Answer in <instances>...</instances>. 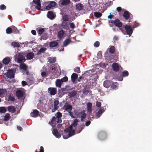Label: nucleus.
I'll list each match as a JSON object with an SVG mask.
<instances>
[{
  "label": "nucleus",
  "mask_w": 152,
  "mask_h": 152,
  "mask_svg": "<svg viewBox=\"0 0 152 152\" xmlns=\"http://www.w3.org/2000/svg\"><path fill=\"white\" fill-rule=\"evenodd\" d=\"M78 122V120L77 119H75L71 125L64 130V133L63 134V136L64 139H67L75 134V127L77 125Z\"/></svg>",
  "instance_id": "1"
},
{
  "label": "nucleus",
  "mask_w": 152,
  "mask_h": 152,
  "mask_svg": "<svg viewBox=\"0 0 152 152\" xmlns=\"http://www.w3.org/2000/svg\"><path fill=\"white\" fill-rule=\"evenodd\" d=\"M15 61L18 63L24 62L25 61L24 56L23 55L22 53H18L15 56Z\"/></svg>",
  "instance_id": "2"
},
{
  "label": "nucleus",
  "mask_w": 152,
  "mask_h": 152,
  "mask_svg": "<svg viewBox=\"0 0 152 152\" xmlns=\"http://www.w3.org/2000/svg\"><path fill=\"white\" fill-rule=\"evenodd\" d=\"M62 116L61 114L60 113L58 112L57 113V118L55 117H53L52 119L51 122H49L50 124L52 125V126H54V124H56V120L57 119L58 120V121L57 123H60L61 122V120L59 119Z\"/></svg>",
  "instance_id": "3"
},
{
  "label": "nucleus",
  "mask_w": 152,
  "mask_h": 152,
  "mask_svg": "<svg viewBox=\"0 0 152 152\" xmlns=\"http://www.w3.org/2000/svg\"><path fill=\"white\" fill-rule=\"evenodd\" d=\"M45 4L46 6V9L47 10H50L53 7L55 6L56 3L54 1H47L45 3Z\"/></svg>",
  "instance_id": "4"
},
{
  "label": "nucleus",
  "mask_w": 152,
  "mask_h": 152,
  "mask_svg": "<svg viewBox=\"0 0 152 152\" xmlns=\"http://www.w3.org/2000/svg\"><path fill=\"white\" fill-rule=\"evenodd\" d=\"M124 27L126 30V34L129 35L130 37L132 34L133 32V29L132 27L129 25H125L124 26Z\"/></svg>",
  "instance_id": "5"
},
{
  "label": "nucleus",
  "mask_w": 152,
  "mask_h": 152,
  "mask_svg": "<svg viewBox=\"0 0 152 152\" xmlns=\"http://www.w3.org/2000/svg\"><path fill=\"white\" fill-rule=\"evenodd\" d=\"M111 23H114L115 26L118 27L119 28V29L122 31V29L121 27L122 26V23L118 19H116L114 21L112 20L111 21Z\"/></svg>",
  "instance_id": "6"
},
{
  "label": "nucleus",
  "mask_w": 152,
  "mask_h": 152,
  "mask_svg": "<svg viewBox=\"0 0 152 152\" xmlns=\"http://www.w3.org/2000/svg\"><path fill=\"white\" fill-rule=\"evenodd\" d=\"M64 107L65 110L69 113L71 117L75 118V117L73 116V115L71 112L72 108V106L70 104H66L64 106Z\"/></svg>",
  "instance_id": "7"
},
{
  "label": "nucleus",
  "mask_w": 152,
  "mask_h": 152,
  "mask_svg": "<svg viewBox=\"0 0 152 152\" xmlns=\"http://www.w3.org/2000/svg\"><path fill=\"white\" fill-rule=\"evenodd\" d=\"M97 135L99 139L101 140H104L107 137L106 133L102 131L99 132Z\"/></svg>",
  "instance_id": "8"
},
{
  "label": "nucleus",
  "mask_w": 152,
  "mask_h": 152,
  "mask_svg": "<svg viewBox=\"0 0 152 152\" xmlns=\"http://www.w3.org/2000/svg\"><path fill=\"white\" fill-rule=\"evenodd\" d=\"M15 71L14 69H10L7 70V76L9 78H12L14 77Z\"/></svg>",
  "instance_id": "9"
},
{
  "label": "nucleus",
  "mask_w": 152,
  "mask_h": 152,
  "mask_svg": "<svg viewBox=\"0 0 152 152\" xmlns=\"http://www.w3.org/2000/svg\"><path fill=\"white\" fill-rule=\"evenodd\" d=\"M54 108L52 110V112H54L57 110L59 106V102L58 100L54 99Z\"/></svg>",
  "instance_id": "10"
},
{
  "label": "nucleus",
  "mask_w": 152,
  "mask_h": 152,
  "mask_svg": "<svg viewBox=\"0 0 152 152\" xmlns=\"http://www.w3.org/2000/svg\"><path fill=\"white\" fill-rule=\"evenodd\" d=\"M105 109L106 108L104 107H102L100 108L96 114V118H99L101 116L102 114L104 112Z\"/></svg>",
  "instance_id": "11"
},
{
  "label": "nucleus",
  "mask_w": 152,
  "mask_h": 152,
  "mask_svg": "<svg viewBox=\"0 0 152 152\" xmlns=\"http://www.w3.org/2000/svg\"><path fill=\"white\" fill-rule=\"evenodd\" d=\"M48 91L50 95H55L56 93L57 90L55 88H49L48 89Z\"/></svg>",
  "instance_id": "12"
},
{
  "label": "nucleus",
  "mask_w": 152,
  "mask_h": 152,
  "mask_svg": "<svg viewBox=\"0 0 152 152\" xmlns=\"http://www.w3.org/2000/svg\"><path fill=\"white\" fill-rule=\"evenodd\" d=\"M34 2L36 4V7L37 9L39 10H41V6L40 1V0H33Z\"/></svg>",
  "instance_id": "13"
},
{
  "label": "nucleus",
  "mask_w": 152,
  "mask_h": 152,
  "mask_svg": "<svg viewBox=\"0 0 152 152\" xmlns=\"http://www.w3.org/2000/svg\"><path fill=\"white\" fill-rule=\"evenodd\" d=\"M11 59V58L10 57H6L3 59L2 62L4 64L7 65L10 63Z\"/></svg>",
  "instance_id": "14"
},
{
  "label": "nucleus",
  "mask_w": 152,
  "mask_h": 152,
  "mask_svg": "<svg viewBox=\"0 0 152 152\" xmlns=\"http://www.w3.org/2000/svg\"><path fill=\"white\" fill-rule=\"evenodd\" d=\"M47 17L50 19H54L55 17V15L51 11L48 12L47 14Z\"/></svg>",
  "instance_id": "15"
},
{
  "label": "nucleus",
  "mask_w": 152,
  "mask_h": 152,
  "mask_svg": "<svg viewBox=\"0 0 152 152\" xmlns=\"http://www.w3.org/2000/svg\"><path fill=\"white\" fill-rule=\"evenodd\" d=\"M53 134L56 137L59 138L61 136V134L58 132V130L56 129H53L52 132Z\"/></svg>",
  "instance_id": "16"
},
{
  "label": "nucleus",
  "mask_w": 152,
  "mask_h": 152,
  "mask_svg": "<svg viewBox=\"0 0 152 152\" xmlns=\"http://www.w3.org/2000/svg\"><path fill=\"white\" fill-rule=\"evenodd\" d=\"M113 69L115 71H118L119 69V65L116 63H113L112 65Z\"/></svg>",
  "instance_id": "17"
},
{
  "label": "nucleus",
  "mask_w": 152,
  "mask_h": 152,
  "mask_svg": "<svg viewBox=\"0 0 152 152\" xmlns=\"http://www.w3.org/2000/svg\"><path fill=\"white\" fill-rule=\"evenodd\" d=\"M38 111L37 110H34L31 113L30 115L32 117H36L38 116Z\"/></svg>",
  "instance_id": "18"
},
{
  "label": "nucleus",
  "mask_w": 152,
  "mask_h": 152,
  "mask_svg": "<svg viewBox=\"0 0 152 152\" xmlns=\"http://www.w3.org/2000/svg\"><path fill=\"white\" fill-rule=\"evenodd\" d=\"M112 82L109 80H106L103 83L104 86L107 88H109L111 85Z\"/></svg>",
  "instance_id": "19"
},
{
  "label": "nucleus",
  "mask_w": 152,
  "mask_h": 152,
  "mask_svg": "<svg viewBox=\"0 0 152 152\" xmlns=\"http://www.w3.org/2000/svg\"><path fill=\"white\" fill-rule=\"evenodd\" d=\"M64 32L63 30L59 31L58 34V38L61 39L64 37Z\"/></svg>",
  "instance_id": "20"
},
{
  "label": "nucleus",
  "mask_w": 152,
  "mask_h": 152,
  "mask_svg": "<svg viewBox=\"0 0 152 152\" xmlns=\"http://www.w3.org/2000/svg\"><path fill=\"white\" fill-rule=\"evenodd\" d=\"M56 86L59 88H60L61 85L62 83L61 80L60 79H57L56 80L55 82Z\"/></svg>",
  "instance_id": "21"
},
{
  "label": "nucleus",
  "mask_w": 152,
  "mask_h": 152,
  "mask_svg": "<svg viewBox=\"0 0 152 152\" xmlns=\"http://www.w3.org/2000/svg\"><path fill=\"white\" fill-rule=\"evenodd\" d=\"M118 84L117 82H112L111 85V88L113 89H116L118 88Z\"/></svg>",
  "instance_id": "22"
},
{
  "label": "nucleus",
  "mask_w": 152,
  "mask_h": 152,
  "mask_svg": "<svg viewBox=\"0 0 152 152\" xmlns=\"http://www.w3.org/2000/svg\"><path fill=\"white\" fill-rule=\"evenodd\" d=\"M70 2V0H62L60 1V3L62 5H66L68 4Z\"/></svg>",
  "instance_id": "23"
},
{
  "label": "nucleus",
  "mask_w": 152,
  "mask_h": 152,
  "mask_svg": "<svg viewBox=\"0 0 152 152\" xmlns=\"http://www.w3.org/2000/svg\"><path fill=\"white\" fill-rule=\"evenodd\" d=\"M16 95L18 98H21L23 96V93L21 90H18L16 91Z\"/></svg>",
  "instance_id": "24"
},
{
  "label": "nucleus",
  "mask_w": 152,
  "mask_h": 152,
  "mask_svg": "<svg viewBox=\"0 0 152 152\" xmlns=\"http://www.w3.org/2000/svg\"><path fill=\"white\" fill-rule=\"evenodd\" d=\"M71 77L72 81L73 83H74L75 80L77 78V75L75 73H73Z\"/></svg>",
  "instance_id": "25"
},
{
  "label": "nucleus",
  "mask_w": 152,
  "mask_h": 152,
  "mask_svg": "<svg viewBox=\"0 0 152 152\" xmlns=\"http://www.w3.org/2000/svg\"><path fill=\"white\" fill-rule=\"evenodd\" d=\"M6 90L5 89H0V97H2L5 95Z\"/></svg>",
  "instance_id": "26"
},
{
  "label": "nucleus",
  "mask_w": 152,
  "mask_h": 152,
  "mask_svg": "<svg viewBox=\"0 0 152 152\" xmlns=\"http://www.w3.org/2000/svg\"><path fill=\"white\" fill-rule=\"evenodd\" d=\"M124 17L126 20H127L129 17V14L127 11H125L123 15Z\"/></svg>",
  "instance_id": "27"
},
{
  "label": "nucleus",
  "mask_w": 152,
  "mask_h": 152,
  "mask_svg": "<svg viewBox=\"0 0 152 152\" xmlns=\"http://www.w3.org/2000/svg\"><path fill=\"white\" fill-rule=\"evenodd\" d=\"M87 111L88 112H91L92 111V104L90 102H88L87 104Z\"/></svg>",
  "instance_id": "28"
},
{
  "label": "nucleus",
  "mask_w": 152,
  "mask_h": 152,
  "mask_svg": "<svg viewBox=\"0 0 152 152\" xmlns=\"http://www.w3.org/2000/svg\"><path fill=\"white\" fill-rule=\"evenodd\" d=\"M76 9L78 10H80L83 9V6L81 4L79 3L78 4L76 5Z\"/></svg>",
  "instance_id": "29"
},
{
  "label": "nucleus",
  "mask_w": 152,
  "mask_h": 152,
  "mask_svg": "<svg viewBox=\"0 0 152 152\" xmlns=\"http://www.w3.org/2000/svg\"><path fill=\"white\" fill-rule=\"evenodd\" d=\"M48 61L51 63H54L56 60V58L55 57H50L48 58Z\"/></svg>",
  "instance_id": "30"
},
{
  "label": "nucleus",
  "mask_w": 152,
  "mask_h": 152,
  "mask_svg": "<svg viewBox=\"0 0 152 152\" xmlns=\"http://www.w3.org/2000/svg\"><path fill=\"white\" fill-rule=\"evenodd\" d=\"M8 111L10 112L14 113L15 111V109L14 107L13 106H10L8 107Z\"/></svg>",
  "instance_id": "31"
},
{
  "label": "nucleus",
  "mask_w": 152,
  "mask_h": 152,
  "mask_svg": "<svg viewBox=\"0 0 152 152\" xmlns=\"http://www.w3.org/2000/svg\"><path fill=\"white\" fill-rule=\"evenodd\" d=\"M71 41L69 39H66L63 42V45L64 46H67L71 42Z\"/></svg>",
  "instance_id": "32"
},
{
  "label": "nucleus",
  "mask_w": 152,
  "mask_h": 152,
  "mask_svg": "<svg viewBox=\"0 0 152 152\" xmlns=\"http://www.w3.org/2000/svg\"><path fill=\"white\" fill-rule=\"evenodd\" d=\"M122 75L123 77H127L129 75V72L126 70H124L121 72Z\"/></svg>",
  "instance_id": "33"
},
{
  "label": "nucleus",
  "mask_w": 152,
  "mask_h": 152,
  "mask_svg": "<svg viewBox=\"0 0 152 152\" xmlns=\"http://www.w3.org/2000/svg\"><path fill=\"white\" fill-rule=\"evenodd\" d=\"M34 56V55L33 53H28L27 56V58L28 59H31L32 58L33 56Z\"/></svg>",
  "instance_id": "34"
},
{
  "label": "nucleus",
  "mask_w": 152,
  "mask_h": 152,
  "mask_svg": "<svg viewBox=\"0 0 152 152\" xmlns=\"http://www.w3.org/2000/svg\"><path fill=\"white\" fill-rule=\"evenodd\" d=\"M12 32L16 34L19 33V31L15 26H12Z\"/></svg>",
  "instance_id": "35"
},
{
  "label": "nucleus",
  "mask_w": 152,
  "mask_h": 152,
  "mask_svg": "<svg viewBox=\"0 0 152 152\" xmlns=\"http://www.w3.org/2000/svg\"><path fill=\"white\" fill-rule=\"evenodd\" d=\"M50 68L51 69V72L53 73H56L57 72V70L55 68L54 65L51 66Z\"/></svg>",
  "instance_id": "36"
},
{
  "label": "nucleus",
  "mask_w": 152,
  "mask_h": 152,
  "mask_svg": "<svg viewBox=\"0 0 152 152\" xmlns=\"http://www.w3.org/2000/svg\"><path fill=\"white\" fill-rule=\"evenodd\" d=\"M27 67L26 65L24 64H20V69L24 70H26Z\"/></svg>",
  "instance_id": "37"
},
{
  "label": "nucleus",
  "mask_w": 152,
  "mask_h": 152,
  "mask_svg": "<svg viewBox=\"0 0 152 152\" xmlns=\"http://www.w3.org/2000/svg\"><path fill=\"white\" fill-rule=\"evenodd\" d=\"M12 45L14 47H20V44L17 42H14L12 43Z\"/></svg>",
  "instance_id": "38"
},
{
  "label": "nucleus",
  "mask_w": 152,
  "mask_h": 152,
  "mask_svg": "<svg viewBox=\"0 0 152 152\" xmlns=\"http://www.w3.org/2000/svg\"><path fill=\"white\" fill-rule=\"evenodd\" d=\"M12 32V26L8 27L6 29V33L7 34H10Z\"/></svg>",
  "instance_id": "39"
},
{
  "label": "nucleus",
  "mask_w": 152,
  "mask_h": 152,
  "mask_svg": "<svg viewBox=\"0 0 152 152\" xmlns=\"http://www.w3.org/2000/svg\"><path fill=\"white\" fill-rule=\"evenodd\" d=\"M58 43L56 42H52L50 44V46L51 47H53L55 46H56L58 45Z\"/></svg>",
  "instance_id": "40"
},
{
  "label": "nucleus",
  "mask_w": 152,
  "mask_h": 152,
  "mask_svg": "<svg viewBox=\"0 0 152 152\" xmlns=\"http://www.w3.org/2000/svg\"><path fill=\"white\" fill-rule=\"evenodd\" d=\"M46 48H41L38 52L37 54H40L44 52L46 50Z\"/></svg>",
  "instance_id": "41"
},
{
  "label": "nucleus",
  "mask_w": 152,
  "mask_h": 152,
  "mask_svg": "<svg viewBox=\"0 0 152 152\" xmlns=\"http://www.w3.org/2000/svg\"><path fill=\"white\" fill-rule=\"evenodd\" d=\"M94 15L96 17L99 18L102 16V14L99 12H94Z\"/></svg>",
  "instance_id": "42"
},
{
  "label": "nucleus",
  "mask_w": 152,
  "mask_h": 152,
  "mask_svg": "<svg viewBox=\"0 0 152 152\" xmlns=\"http://www.w3.org/2000/svg\"><path fill=\"white\" fill-rule=\"evenodd\" d=\"M109 50L110 53H113L115 51V48L113 46H111Z\"/></svg>",
  "instance_id": "43"
},
{
  "label": "nucleus",
  "mask_w": 152,
  "mask_h": 152,
  "mask_svg": "<svg viewBox=\"0 0 152 152\" xmlns=\"http://www.w3.org/2000/svg\"><path fill=\"white\" fill-rule=\"evenodd\" d=\"M6 111V108L4 107H0V112L4 113Z\"/></svg>",
  "instance_id": "44"
},
{
  "label": "nucleus",
  "mask_w": 152,
  "mask_h": 152,
  "mask_svg": "<svg viewBox=\"0 0 152 152\" xmlns=\"http://www.w3.org/2000/svg\"><path fill=\"white\" fill-rule=\"evenodd\" d=\"M37 31L38 34H41L43 32L44 29L42 28H39L37 29Z\"/></svg>",
  "instance_id": "45"
},
{
  "label": "nucleus",
  "mask_w": 152,
  "mask_h": 152,
  "mask_svg": "<svg viewBox=\"0 0 152 152\" xmlns=\"http://www.w3.org/2000/svg\"><path fill=\"white\" fill-rule=\"evenodd\" d=\"M10 117V114L8 113H7L5 116L4 117V120L5 121H7L8 120Z\"/></svg>",
  "instance_id": "46"
},
{
  "label": "nucleus",
  "mask_w": 152,
  "mask_h": 152,
  "mask_svg": "<svg viewBox=\"0 0 152 152\" xmlns=\"http://www.w3.org/2000/svg\"><path fill=\"white\" fill-rule=\"evenodd\" d=\"M97 66H98V67L99 66L100 67H101L102 68H104L106 66V65L104 63H101L99 64V65L97 64Z\"/></svg>",
  "instance_id": "47"
},
{
  "label": "nucleus",
  "mask_w": 152,
  "mask_h": 152,
  "mask_svg": "<svg viewBox=\"0 0 152 152\" xmlns=\"http://www.w3.org/2000/svg\"><path fill=\"white\" fill-rule=\"evenodd\" d=\"M60 80H61L62 83H63V82L67 81L68 80V79L67 77L65 76Z\"/></svg>",
  "instance_id": "48"
},
{
  "label": "nucleus",
  "mask_w": 152,
  "mask_h": 152,
  "mask_svg": "<svg viewBox=\"0 0 152 152\" xmlns=\"http://www.w3.org/2000/svg\"><path fill=\"white\" fill-rule=\"evenodd\" d=\"M62 19L64 21H67L68 20V18L67 15H64L62 17Z\"/></svg>",
  "instance_id": "49"
},
{
  "label": "nucleus",
  "mask_w": 152,
  "mask_h": 152,
  "mask_svg": "<svg viewBox=\"0 0 152 152\" xmlns=\"http://www.w3.org/2000/svg\"><path fill=\"white\" fill-rule=\"evenodd\" d=\"M6 8V6L4 4H1L0 6V9L1 10H5Z\"/></svg>",
  "instance_id": "50"
},
{
  "label": "nucleus",
  "mask_w": 152,
  "mask_h": 152,
  "mask_svg": "<svg viewBox=\"0 0 152 152\" xmlns=\"http://www.w3.org/2000/svg\"><path fill=\"white\" fill-rule=\"evenodd\" d=\"M96 1V0H88V3L90 5L94 4Z\"/></svg>",
  "instance_id": "51"
},
{
  "label": "nucleus",
  "mask_w": 152,
  "mask_h": 152,
  "mask_svg": "<svg viewBox=\"0 0 152 152\" xmlns=\"http://www.w3.org/2000/svg\"><path fill=\"white\" fill-rule=\"evenodd\" d=\"M74 71L76 72H77L78 73L80 72V68L79 67H77L75 68V69Z\"/></svg>",
  "instance_id": "52"
},
{
  "label": "nucleus",
  "mask_w": 152,
  "mask_h": 152,
  "mask_svg": "<svg viewBox=\"0 0 152 152\" xmlns=\"http://www.w3.org/2000/svg\"><path fill=\"white\" fill-rule=\"evenodd\" d=\"M86 114L85 113H83L81 116V119L83 120L86 117Z\"/></svg>",
  "instance_id": "53"
},
{
  "label": "nucleus",
  "mask_w": 152,
  "mask_h": 152,
  "mask_svg": "<svg viewBox=\"0 0 152 152\" xmlns=\"http://www.w3.org/2000/svg\"><path fill=\"white\" fill-rule=\"evenodd\" d=\"M41 75L42 77H44L46 76V74L45 72H42Z\"/></svg>",
  "instance_id": "54"
},
{
  "label": "nucleus",
  "mask_w": 152,
  "mask_h": 152,
  "mask_svg": "<svg viewBox=\"0 0 152 152\" xmlns=\"http://www.w3.org/2000/svg\"><path fill=\"white\" fill-rule=\"evenodd\" d=\"M99 45V43L98 41H96L94 44V46L96 47H98Z\"/></svg>",
  "instance_id": "55"
},
{
  "label": "nucleus",
  "mask_w": 152,
  "mask_h": 152,
  "mask_svg": "<svg viewBox=\"0 0 152 152\" xmlns=\"http://www.w3.org/2000/svg\"><path fill=\"white\" fill-rule=\"evenodd\" d=\"M96 105L98 107H99L101 106V102L98 101H97L96 103Z\"/></svg>",
  "instance_id": "56"
},
{
  "label": "nucleus",
  "mask_w": 152,
  "mask_h": 152,
  "mask_svg": "<svg viewBox=\"0 0 152 152\" xmlns=\"http://www.w3.org/2000/svg\"><path fill=\"white\" fill-rule=\"evenodd\" d=\"M107 0H102L100 1V3H103L104 4H107Z\"/></svg>",
  "instance_id": "57"
},
{
  "label": "nucleus",
  "mask_w": 152,
  "mask_h": 152,
  "mask_svg": "<svg viewBox=\"0 0 152 152\" xmlns=\"http://www.w3.org/2000/svg\"><path fill=\"white\" fill-rule=\"evenodd\" d=\"M76 93L75 92H72L69 94V96L71 97H73L75 95Z\"/></svg>",
  "instance_id": "58"
},
{
  "label": "nucleus",
  "mask_w": 152,
  "mask_h": 152,
  "mask_svg": "<svg viewBox=\"0 0 152 152\" xmlns=\"http://www.w3.org/2000/svg\"><path fill=\"white\" fill-rule=\"evenodd\" d=\"M70 26L71 28H75V24L73 23H70Z\"/></svg>",
  "instance_id": "59"
},
{
  "label": "nucleus",
  "mask_w": 152,
  "mask_h": 152,
  "mask_svg": "<svg viewBox=\"0 0 152 152\" xmlns=\"http://www.w3.org/2000/svg\"><path fill=\"white\" fill-rule=\"evenodd\" d=\"M9 100H10L11 101H14L15 99L13 97L10 96H9Z\"/></svg>",
  "instance_id": "60"
},
{
  "label": "nucleus",
  "mask_w": 152,
  "mask_h": 152,
  "mask_svg": "<svg viewBox=\"0 0 152 152\" xmlns=\"http://www.w3.org/2000/svg\"><path fill=\"white\" fill-rule=\"evenodd\" d=\"M22 84L23 86H26L27 84V83L24 81H22Z\"/></svg>",
  "instance_id": "61"
},
{
  "label": "nucleus",
  "mask_w": 152,
  "mask_h": 152,
  "mask_svg": "<svg viewBox=\"0 0 152 152\" xmlns=\"http://www.w3.org/2000/svg\"><path fill=\"white\" fill-rule=\"evenodd\" d=\"M39 152H44V148L42 146L40 147Z\"/></svg>",
  "instance_id": "62"
},
{
  "label": "nucleus",
  "mask_w": 152,
  "mask_h": 152,
  "mask_svg": "<svg viewBox=\"0 0 152 152\" xmlns=\"http://www.w3.org/2000/svg\"><path fill=\"white\" fill-rule=\"evenodd\" d=\"M91 122L90 121H87L86 123V126H88L90 124Z\"/></svg>",
  "instance_id": "63"
},
{
  "label": "nucleus",
  "mask_w": 152,
  "mask_h": 152,
  "mask_svg": "<svg viewBox=\"0 0 152 152\" xmlns=\"http://www.w3.org/2000/svg\"><path fill=\"white\" fill-rule=\"evenodd\" d=\"M113 16V15L112 14V13H110V15L108 16V18L109 19H111L112 18Z\"/></svg>",
  "instance_id": "64"
}]
</instances>
